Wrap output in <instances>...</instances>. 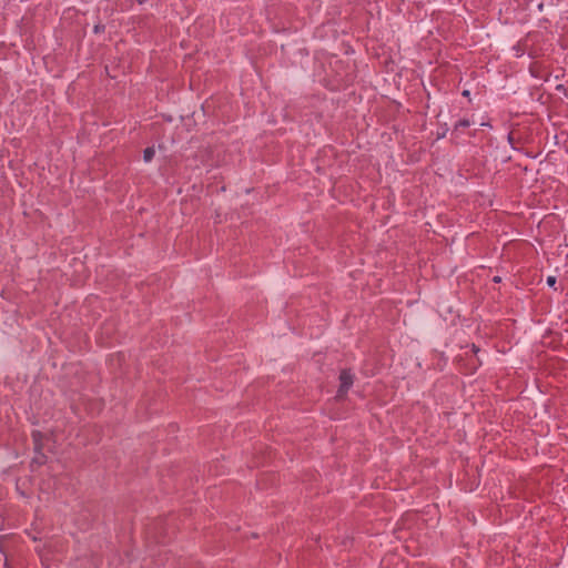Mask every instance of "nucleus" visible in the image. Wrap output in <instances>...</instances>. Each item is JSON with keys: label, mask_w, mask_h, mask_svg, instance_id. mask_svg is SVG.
Returning <instances> with one entry per match:
<instances>
[{"label": "nucleus", "mask_w": 568, "mask_h": 568, "mask_svg": "<svg viewBox=\"0 0 568 568\" xmlns=\"http://www.w3.org/2000/svg\"><path fill=\"white\" fill-rule=\"evenodd\" d=\"M339 379H341V387L338 390V396H343L347 392V389L351 387V385L353 384V376L349 372L344 371V372H342Z\"/></svg>", "instance_id": "1"}, {"label": "nucleus", "mask_w": 568, "mask_h": 568, "mask_svg": "<svg viewBox=\"0 0 568 568\" xmlns=\"http://www.w3.org/2000/svg\"><path fill=\"white\" fill-rule=\"evenodd\" d=\"M155 154V150L153 146L146 148L143 152V160L145 162H151Z\"/></svg>", "instance_id": "2"}, {"label": "nucleus", "mask_w": 568, "mask_h": 568, "mask_svg": "<svg viewBox=\"0 0 568 568\" xmlns=\"http://www.w3.org/2000/svg\"><path fill=\"white\" fill-rule=\"evenodd\" d=\"M40 438H41V433L40 432H34L33 433V439H34V445H36V449L37 450H40L42 448V444H40Z\"/></svg>", "instance_id": "3"}, {"label": "nucleus", "mask_w": 568, "mask_h": 568, "mask_svg": "<svg viewBox=\"0 0 568 568\" xmlns=\"http://www.w3.org/2000/svg\"><path fill=\"white\" fill-rule=\"evenodd\" d=\"M547 283H548L549 286H554L555 283H556V278L554 276H549L547 278Z\"/></svg>", "instance_id": "4"}, {"label": "nucleus", "mask_w": 568, "mask_h": 568, "mask_svg": "<svg viewBox=\"0 0 568 568\" xmlns=\"http://www.w3.org/2000/svg\"><path fill=\"white\" fill-rule=\"evenodd\" d=\"M460 124H462V125H464V126H467V125H468V122L463 121V122H460Z\"/></svg>", "instance_id": "5"}]
</instances>
